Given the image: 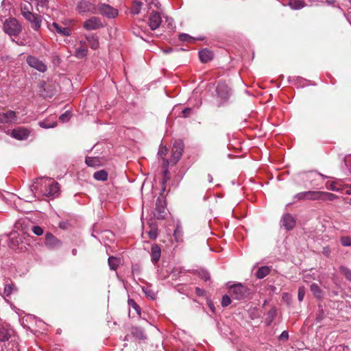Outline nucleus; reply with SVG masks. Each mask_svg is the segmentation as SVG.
Segmentation results:
<instances>
[{"instance_id":"obj_30","label":"nucleus","mask_w":351,"mask_h":351,"mask_svg":"<svg viewBox=\"0 0 351 351\" xmlns=\"http://www.w3.org/2000/svg\"><path fill=\"white\" fill-rule=\"evenodd\" d=\"M276 315V310L275 308H272L266 314L265 323L267 326H269L274 321Z\"/></svg>"},{"instance_id":"obj_56","label":"nucleus","mask_w":351,"mask_h":351,"mask_svg":"<svg viewBox=\"0 0 351 351\" xmlns=\"http://www.w3.org/2000/svg\"><path fill=\"white\" fill-rule=\"evenodd\" d=\"M289 338V333L287 331L284 330L280 335V340H287Z\"/></svg>"},{"instance_id":"obj_31","label":"nucleus","mask_w":351,"mask_h":351,"mask_svg":"<svg viewBox=\"0 0 351 351\" xmlns=\"http://www.w3.org/2000/svg\"><path fill=\"white\" fill-rule=\"evenodd\" d=\"M108 265L112 270H116L118 267L120 260L114 256H110L108 260Z\"/></svg>"},{"instance_id":"obj_35","label":"nucleus","mask_w":351,"mask_h":351,"mask_svg":"<svg viewBox=\"0 0 351 351\" xmlns=\"http://www.w3.org/2000/svg\"><path fill=\"white\" fill-rule=\"evenodd\" d=\"M339 271L348 280L351 282V269L345 266H341Z\"/></svg>"},{"instance_id":"obj_44","label":"nucleus","mask_w":351,"mask_h":351,"mask_svg":"<svg viewBox=\"0 0 351 351\" xmlns=\"http://www.w3.org/2000/svg\"><path fill=\"white\" fill-rule=\"evenodd\" d=\"M231 303V299L229 295H224L221 300V306L223 307L228 306Z\"/></svg>"},{"instance_id":"obj_5","label":"nucleus","mask_w":351,"mask_h":351,"mask_svg":"<svg viewBox=\"0 0 351 351\" xmlns=\"http://www.w3.org/2000/svg\"><path fill=\"white\" fill-rule=\"evenodd\" d=\"M97 14H101L108 19H114L119 14L117 9L104 3H97Z\"/></svg>"},{"instance_id":"obj_36","label":"nucleus","mask_w":351,"mask_h":351,"mask_svg":"<svg viewBox=\"0 0 351 351\" xmlns=\"http://www.w3.org/2000/svg\"><path fill=\"white\" fill-rule=\"evenodd\" d=\"M337 196L331 193L322 191V201H333Z\"/></svg>"},{"instance_id":"obj_50","label":"nucleus","mask_w":351,"mask_h":351,"mask_svg":"<svg viewBox=\"0 0 351 351\" xmlns=\"http://www.w3.org/2000/svg\"><path fill=\"white\" fill-rule=\"evenodd\" d=\"M32 231L36 235H38V236L42 235L43 233V228L41 227L37 226H33Z\"/></svg>"},{"instance_id":"obj_57","label":"nucleus","mask_w":351,"mask_h":351,"mask_svg":"<svg viewBox=\"0 0 351 351\" xmlns=\"http://www.w3.org/2000/svg\"><path fill=\"white\" fill-rule=\"evenodd\" d=\"M195 293L198 296H203L205 293V291L199 287H196Z\"/></svg>"},{"instance_id":"obj_6","label":"nucleus","mask_w":351,"mask_h":351,"mask_svg":"<svg viewBox=\"0 0 351 351\" xmlns=\"http://www.w3.org/2000/svg\"><path fill=\"white\" fill-rule=\"evenodd\" d=\"M229 293L233 299L240 300L247 295L248 289L244 285L238 283L230 287Z\"/></svg>"},{"instance_id":"obj_53","label":"nucleus","mask_w":351,"mask_h":351,"mask_svg":"<svg viewBox=\"0 0 351 351\" xmlns=\"http://www.w3.org/2000/svg\"><path fill=\"white\" fill-rule=\"evenodd\" d=\"M192 112V109L190 108H186L185 109H184L182 111V116L184 117H188L190 116V114H191Z\"/></svg>"},{"instance_id":"obj_14","label":"nucleus","mask_w":351,"mask_h":351,"mask_svg":"<svg viewBox=\"0 0 351 351\" xmlns=\"http://www.w3.org/2000/svg\"><path fill=\"white\" fill-rule=\"evenodd\" d=\"M16 121L17 117L16 113L12 110L0 113V122L2 123H15Z\"/></svg>"},{"instance_id":"obj_51","label":"nucleus","mask_w":351,"mask_h":351,"mask_svg":"<svg viewBox=\"0 0 351 351\" xmlns=\"http://www.w3.org/2000/svg\"><path fill=\"white\" fill-rule=\"evenodd\" d=\"M294 199L298 200L306 199V191L297 193L295 195Z\"/></svg>"},{"instance_id":"obj_34","label":"nucleus","mask_w":351,"mask_h":351,"mask_svg":"<svg viewBox=\"0 0 351 351\" xmlns=\"http://www.w3.org/2000/svg\"><path fill=\"white\" fill-rule=\"evenodd\" d=\"M85 162L89 167H96L99 165V160L97 157H86Z\"/></svg>"},{"instance_id":"obj_63","label":"nucleus","mask_w":351,"mask_h":351,"mask_svg":"<svg viewBox=\"0 0 351 351\" xmlns=\"http://www.w3.org/2000/svg\"><path fill=\"white\" fill-rule=\"evenodd\" d=\"M308 276L307 275L304 276V280L305 282H307V281H308Z\"/></svg>"},{"instance_id":"obj_2","label":"nucleus","mask_w":351,"mask_h":351,"mask_svg":"<svg viewBox=\"0 0 351 351\" xmlns=\"http://www.w3.org/2000/svg\"><path fill=\"white\" fill-rule=\"evenodd\" d=\"M97 8V3L95 0H80L76 4L75 10L82 16L96 15Z\"/></svg>"},{"instance_id":"obj_62","label":"nucleus","mask_w":351,"mask_h":351,"mask_svg":"<svg viewBox=\"0 0 351 351\" xmlns=\"http://www.w3.org/2000/svg\"><path fill=\"white\" fill-rule=\"evenodd\" d=\"M209 306H210V309L213 311V312H214V310H215L214 305L210 304H209Z\"/></svg>"},{"instance_id":"obj_52","label":"nucleus","mask_w":351,"mask_h":351,"mask_svg":"<svg viewBox=\"0 0 351 351\" xmlns=\"http://www.w3.org/2000/svg\"><path fill=\"white\" fill-rule=\"evenodd\" d=\"M174 237L177 241L179 240L180 237L182 236V230L179 227H177L176 229L174 230Z\"/></svg>"},{"instance_id":"obj_40","label":"nucleus","mask_w":351,"mask_h":351,"mask_svg":"<svg viewBox=\"0 0 351 351\" xmlns=\"http://www.w3.org/2000/svg\"><path fill=\"white\" fill-rule=\"evenodd\" d=\"M147 234L149 239H156L158 237V229L156 227H152L147 232Z\"/></svg>"},{"instance_id":"obj_61","label":"nucleus","mask_w":351,"mask_h":351,"mask_svg":"<svg viewBox=\"0 0 351 351\" xmlns=\"http://www.w3.org/2000/svg\"><path fill=\"white\" fill-rule=\"evenodd\" d=\"M328 4H332L336 0H326Z\"/></svg>"},{"instance_id":"obj_23","label":"nucleus","mask_w":351,"mask_h":351,"mask_svg":"<svg viewBox=\"0 0 351 351\" xmlns=\"http://www.w3.org/2000/svg\"><path fill=\"white\" fill-rule=\"evenodd\" d=\"M11 335L10 330L4 325L0 324V341H8Z\"/></svg>"},{"instance_id":"obj_10","label":"nucleus","mask_w":351,"mask_h":351,"mask_svg":"<svg viewBox=\"0 0 351 351\" xmlns=\"http://www.w3.org/2000/svg\"><path fill=\"white\" fill-rule=\"evenodd\" d=\"M26 61L29 66L38 70L40 72L44 73L47 69V65L43 61L38 60L34 56H27Z\"/></svg>"},{"instance_id":"obj_28","label":"nucleus","mask_w":351,"mask_h":351,"mask_svg":"<svg viewBox=\"0 0 351 351\" xmlns=\"http://www.w3.org/2000/svg\"><path fill=\"white\" fill-rule=\"evenodd\" d=\"M322 191H306V199L308 200H322Z\"/></svg>"},{"instance_id":"obj_3","label":"nucleus","mask_w":351,"mask_h":351,"mask_svg":"<svg viewBox=\"0 0 351 351\" xmlns=\"http://www.w3.org/2000/svg\"><path fill=\"white\" fill-rule=\"evenodd\" d=\"M230 89L224 82H219L216 88V105L219 107L228 101Z\"/></svg>"},{"instance_id":"obj_12","label":"nucleus","mask_w":351,"mask_h":351,"mask_svg":"<svg viewBox=\"0 0 351 351\" xmlns=\"http://www.w3.org/2000/svg\"><path fill=\"white\" fill-rule=\"evenodd\" d=\"M165 202L163 197H158L156 203V213L154 215L158 219H163L165 216Z\"/></svg>"},{"instance_id":"obj_13","label":"nucleus","mask_w":351,"mask_h":351,"mask_svg":"<svg viewBox=\"0 0 351 351\" xmlns=\"http://www.w3.org/2000/svg\"><path fill=\"white\" fill-rule=\"evenodd\" d=\"M161 22L162 19L159 12L154 11L150 14L148 20V25L152 30L158 29L160 27Z\"/></svg>"},{"instance_id":"obj_24","label":"nucleus","mask_w":351,"mask_h":351,"mask_svg":"<svg viewBox=\"0 0 351 351\" xmlns=\"http://www.w3.org/2000/svg\"><path fill=\"white\" fill-rule=\"evenodd\" d=\"M131 333L134 337L138 339H145L146 335L143 328L140 327L134 326L131 328Z\"/></svg>"},{"instance_id":"obj_1","label":"nucleus","mask_w":351,"mask_h":351,"mask_svg":"<svg viewBox=\"0 0 351 351\" xmlns=\"http://www.w3.org/2000/svg\"><path fill=\"white\" fill-rule=\"evenodd\" d=\"M43 184H45V186L48 187V189L45 192V195L47 197L55 196L58 193L60 187L58 182L48 178H38L36 179L34 183L30 186L29 190L32 195L30 196H27V201L32 202L35 199L36 196L34 195V191H38V185L42 186Z\"/></svg>"},{"instance_id":"obj_20","label":"nucleus","mask_w":351,"mask_h":351,"mask_svg":"<svg viewBox=\"0 0 351 351\" xmlns=\"http://www.w3.org/2000/svg\"><path fill=\"white\" fill-rule=\"evenodd\" d=\"M161 250L158 244H153L151 248L152 261L155 264L157 263L160 258Z\"/></svg>"},{"instance_id":"obj_39","label":"nucleus","mask_w":351,"mask_h":351,"mask_svg":"<svg viewBox=\"0 0 351 351\" xmlns=\"http://www.w3.org/2000/svg\"><path fill=\"white\" fill-rule=\"evenodd\" d=\"M179 39L182 41H187V42H190V43H193L196 40V38L189 36L187 34H184V33L179 35Z\"/></svg>"},{"instance_id":"obj_19","label":"nucleus","mask_w":351,"mask_h":351,"mask_svg":"<svg viewBox=\"0 0 351 351\" xmlns=\"http://www.w3.org/2000/svg\"><path fill=\"white\" fill-rule=\"evenodd\" d=\"M199 57L202 62L206 63L213 60V53L207 49H204L199 51Z\"/></svg>"},{"instance_id":"obj_11","label":"nucleus","mask_w":351,"mask_h":351,"mask_svg":"<svg viewBox=\"0 0 351 351\" xmlns=\"http://www.w3.org/2000/svg\"><path fill=\"white\" fill-rule=\"evenodd\" d=\"M25 19L29 22L32 28L34 31H39L43 20V17L40 15L32 13L30 16H26Z\"/></svg>"},{"instance_id":"obj_16","label":"nucleus","mask_w":351,"mask_h":351,"mask_svg":"<svg viewBox=\"0 0 351 351\" xmlns=\"http://www.w3.org/2000/svg\"><path fill=\"white\" fill-rule=\"evenodd\" d=\"M45 244L50 249H54L60 245V241L51 233L45 234Z\"/></svg>"},{"instance_id":"obj_54","label":"nucleus","mask_w":351,"mask_h":351,"mask_svg":"<svg viewBox=\"0 0 351 351\" xmlns=\"http://www.w3.org/2000/svg\"><path fill=\"white\" fill-rule=\"evenodd\" d=\"M143 291L147 297H149L152 299L155 298V293L152 291L147 289H143Z\"/></svg>"},{"instance_id":"obj_48","label":"nucleus","mask_w":351,"mask_h":351,"mask_svg":"<svg viewBox=\"0 0 351 351\" xmlns=\"http://www.w3.org/2000/svg\"><path fill=\"white\" fill-rule=\"evenodd\" d=\"M341 244L343 246H350L351 245V238L348 237H343L341 238Z\"/></svg>"},{"instance_id":"obj_49","label":"nucleus","mask_w":351,"mask_h":351,"mask_svg":"<svg viewBox=\"0 0 351 351\" xmlns=\"http://www.w3.org/2000/svg\"><path fill=\"white\" fill-rule=\"evenodd\" d=\"M12 290H13L12 285L7 284L5 285L4 293L5 294L6 296H9L12 293Z\"/></svg>"},{"instance_id":"obj_46","label":"nucleus","mask_w":351,"mask_h":351,"mask_svg":"<svg viewBox=\"0 0 351 351\" xmlns=\"http://www.w3.org/2000/svg\"><path fill=\"white\" fill-rule=\"evenodd\" d=\"M324 317V313L322 307L319 306L318 313L316 316V320L319 322L323 320Z\"/></svg>"},{"instance_id":"obj_15","label":"nucleus","mask_w":351,"mask_h":351,"mask_svg":"<svg viewBox=\"0 0 351 351\" xmlns=\"http://www.w3.org/2000/svg\"><path fill=\"white\" fill-rule=\"evenodd\" d=\"M281 223L286 230H290L294 228L295 220L290 214L287 213L282 216Z\"/></svg>"},{"instance_id":"obj_59","label":"nucleus","mask_w":351,"mask_h":351,"mask_svg":"<svg viewBox=\"0 0 351 351\" xmlns=\"http://www.w3.org/2000/svg\"><path fill=\"white\" fill-rule=\"evenodd\" d=\"M208 182H209L210 183L213 182V178L212 175H210V174H208Z\"/></svg>"},{"instance_id":"obj_41","label":"nucleus","mask_w":351,"mask_h":351,"mask_svg":"<svg viewBox=\"0 0 351 351\" xmlns=\"http://www.w3.org/2000/svg\"><path fill=\"white\" fill-rule=\"evenodd\" d=\"M306 293V289L304 286H301L298 289V298L300 302H302L304 300V295Z\"/></svg>"},{"instance_id":"obj_25","label":"nucleus","mask_w":351,"mask_h":351,"mask_svg":"<svg viewBox=\"0 0 351 351\" xmlns=\"http://www.w3.org/2000/svg\"><path fill=\"white\" fill-rule=\"evenodd\" d=\"M169 165V161L166 158H163L162 159V165L164 167L163 178H162V184H165L170 179L169 172L168 170Z\"/></svg>"},{"instance_id":"obj_47","label":"nucleus","mask_w":351,"mask_h":351,"mask_svg":"<svg viewBox=\"0 0 351 351\" xmlns=\"http://www.w3.org/2000/svg\"><path fill=\"white\" fill-rule=\"evenodd\" d=\"M199 277L205 281H208L210 280V274L207 271L202 270L199 271Z\"/></svg>"},{"instance_id":"obj_4","label":"nucleus","mask_w":351,"mask_h":351,"mask_svg":"<svg viewBox=\"0 0 351 351\" xmlns=\"http://www.w3.org/2000/svg\"><path fill=\"white\" fill-rule=\"evenodd\" d=\"M3 29L4 32L10 36H18L22 30L21 25L19 21L12 17L8 18L4 21Z\"/></svg>"},{"instance_id":"obj_37","label":"nucleus","mask_w":351,"mask_h":351,"mask_svg":"<svg viewBox=\"0 0 351 351\" xmlns=\"http://www.w3.org/2000/svg\"><path fill=\"white\" fill-rule=\"evenodd\" d=\"M39 125L43 128H52L57 125V123L56 121L49 123L48 121L45 120L43 121L39 122Z\"/></svg>"},{"instance_id":"obj_21","label":"nucleus","mask_w":351,"mask_h":351,"mask_svg":"<svg viewBox=\"0 0 351 351\" xmlns=\"http://www.w3.org/2000/svg\"><path fill=\"white\" fill-rule=\"evenodd\" d=\"M85 38L92 49H97L99 47V43L98 37L94 34H87Z\"/></svg>"},{"instance_id":"obj_55","label":"nucleus","mask_w":351,"mask_h":351,"mask_svg":"<svg viewBox=\"0 0 351 351\" xmlns=\"http://www.w3.org/2000/svg\"><path fill=\"white\" fill-rule=\"evenodd\" d=\"M330 252H331V251H330L329 246H325L323 247L322 254L324 255H325L326 256H329L330 254Z\"/></svg>"},{"instance_id":"obj_8","label":"nucleus","mask_w":351,"mask_h":351,"mask_svg":"<svg viewBox=\"0 0 351 351\" xmlns=\"http://www.w3.org/2000/svg\"><path fill=\"white\" fill-rule=\"evenodd\" d=\"M104 27L101 19L93 16L83 23V28L88 31L97 30Z\"/></svg>"},{"instance_id":"obj_38","label":"nucleus","mask_w":351,"mask_h":351,"mask_svg":"<svg viewBox=\"0 0 351 351\" xmlns=\"http://www.w3.org/2000/svg\"><path fill=\"white\" fill-rule=\"evenodd\" d=\"M37 5V10L41 12L42 11L40 10L39 8H48V3L49 0H34Z\"/></svg>"},{"instance_id":"obj_45","label":"nucleus","mask_w":351,"mask_h":351,"mask_svg":"<svg viewBox=\"0 0 351 351\" xmlns=\"http://www.w3.org/2000/svg\"><path fill=\"white\" fill-rule=\"evenodd\" d=\"M128 304L132 307L137 313H140V307L133 299L128 300Z\"/></svg>"},{"instance_id":"obj_26","label":"nucleus","mask_w":351,"mask_h":351,"mask_svg":"<svg viewBox=\"0 0 351 351\" xmlns=\"http://www.w3.org/2000/svg\"><path fill=\"white\" fill-rule=\"evenodd\" d=\"M288 5L293 10H300L306 6L304 0H289Z\"/></svg>"},{"instance_id":"obj_17","label":"nucleus","mask_w":351,"mask_h":351,"mask_svg":"<svg viewBox=\"0 0 351 351\" xmlns=\"http://www.w3.org/2000/svg\"><path fill=\"white\" fill-rule=\"evenodd\" d=\"M29 132L25 128L14 129L12 132V136L17 140H24L29 136Z\"/></svg>"},{"instance_id":"obj_27","label":"nucleus","mask_w":351,"mask_h":351,"mask_svg":"<svg viewBox=\"0 0 351 351\" xmlns=\"http://www.w3.org/2000/svg\"><path fill=\"white\" fill-rule=\"evenodd\" d=\"M310 290L315 298L318 299H322L323 298V291L316 283L311 285Z\"/></svg>"},{"instance_id":"obj_9","label":"nucleus","mask_w":351,"mask_h":351,"mask_svg":"<svg viewBox=\"0 0 351 351\" xmlns=\"http://www.w3.org/2000/svg\"><path fill=\"white\" fill-rule=\"evenodd\" d=\"M184 150V143L182 141L178 140L175 141L173 143L172 151L171 162L176 164L181 158Z\"/></svg>"},{"instance_id":"obj_60","label":"nucleus","mask_w":351,"mask_h":351,"mask_svg":"<svg viewBox=\"0 0 351 351\" xmlns=\"http://www.w3.org/2000/svg\"><path fill=\"white\" fill-rule=\"evenodd\" d=\"M346 193L347 194H351V185L346 189Z\"/></svg>"},{"instance_id":"obj_18","label":"nucleus","mask_w":351,"mask_h":351,"mask_svg":"<svg viewBox=\"0 0 351 351\" xmlns=\"http://www.w3.org/2000/svg\"><path fill=\"white\" fill-rule=\"evenodd\" d=\"M88 49L86 45V42L80 41V47H76L75 51V56L77 58H84L86 56Z\"/></svg>"},{"instance_id":"obj_33","label":"nucleus","mask_w":351,"mask_h":351,"mask_svg":"<svg viewBox=\"0 0 351 351\" xmlns=\"http://www.w3.org/2000/svg\"><path fill=\"white\" fill-rule=\"evenodd\" d=\"M143 3L137 0H135L131 8V12L133 14H138L140 13Z\"/></svg>"},{"instance_id":"obj_58","label":"nucleus","mask_w":351,"mask_h":351,"mask_svg":"<svg viewBox=\"0 0 351 351\" xmlns=\"http://www.w3.org/2000/svg\"><path fill=\"white\" fill-rule=\"evenodd\" d=\"M329 189L332 190V191H338V189L335 186V184L332 183L330 186V187L328 188Z\"/></svg>"},{"instance_id":"obj_43","label":"nucleus","mask_w":351,"mask_h":351,"mask_svg":"<svg viewBox=\"0 0 351 351\" xmlns=\"http://www.w3.org/2000/svg\"><path fill=\"white\" fill-rule=\"evenodd\" d=\"M71 117V113L69 111L65 112L64 113L62 114L59 119L63 123L67 122Z\"/></svg>"},{"instance_id":"obj_22","label":"nucleus","mask_w":351,"mask_h":351,"mask_svg":"<svg viewBox=\"0 0 351 351\" xmlns=\"http://www.w3.org/2000/svg\"><path fill=\"white\" fill-rule=\"evenodd\" d=\"M32 5L29 2L22 3L21 4V12L22 16L25 18L32 14Z\"/></svg>"},{"instance_id":"obj_29","label":"nucleus","mask_w":351,"mask_h":351,"mask_svg":"<svg viewBox=\"0 0 351 351\" xmlns=\"http://www.w3.org/2000/svg\"><path fill=\"white\" fill-rule=\"evenodd\" d=\"M270 271L271 269L269 267L263 266L258 268V271H256V276L257 278L263 279L269 274Z\"/></svg>"},{"instance_id":"obj_7","label":"nucleus","mask_w":351,"mask_h":351,"mask_svg":"<svg viewBox=\"0 0 351 351\" xmlns=\"http://www.w3.org/2000/svg\"><path fill=\"white\" fill-rule=\"evenodd\" d=\"M47 27L51 32L62 36H69L71 34V29L70 27L62 25L56 22L48 23Z\"/></svg>"},{"instance_id":"obj_42","label":"nucleus","mask_w":351,"mask_h":351,"mask_svg":"<svg viewBox=\"0 0 351 351\" xmlns=\"http://www.w3.org/2000/svg\"><path fill=\"white\" fill-rule=\"evenodd\" d=\"M168 153V149L166 146H162V145L159 147V149L158 152V155L161 157L162 159L163 156H166Z\"/></svg>"},{"instance_id":"obj_32","label":"nucleus","mask_w":351,"mask_h":351,"mask_svg":"<svg viewBox=\"0 0 351 351\" xmlns=\"http://www.w3.org/2000/svg\"><path fill=\"white\" fill-rule=\"evenodd\" d=\"M93 178L97 180L105 181L108 179V173L105 170L96 171Z\"/></svg>"},{"instance_id":"obj_64","label":"nucleus","mask_w":351,"mask_h":351,"mask_svg":"<svg viewBox=\"0 0 351 351\" xmlns=\"http://www.w3.org/2000/svg\"><path fill=\"white\" fill-rule=\"evenodd\" d=\"M72 253H73V255H75L76 253H77V250L75 249L73 250H72Z\"/></svg>"}]
</instances>
